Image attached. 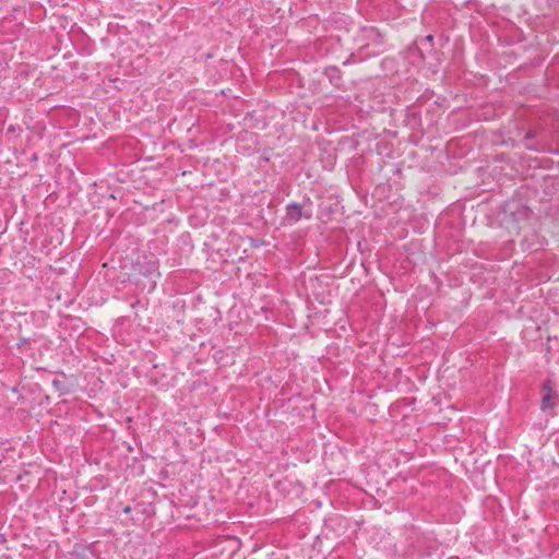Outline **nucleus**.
Listing matches in <instances>:
<instances>
[{
    "label": "nucleus",
    "mask_w": 559,
    "mask_h": 559,
    "mask_svg": "<svg viewBox=\"0 0 559 559\" xmlns=\"http://www.w3.org/2000/svg\"><path fill=\"white\" fill-rule=\"evenodd\" d=\"M558 401L557 392L554 390L551 382L544 383L542 389V409H552L556 407Z\"/></svg>",
    "instance_id": "nucleus-1"
},
{
    "label": "nucleus",
    "mask_w": 559,
    "mask_h": 559,
    "mask_svg": "<svg viewBox=\"0 0 559 559\" xmlns=\"http://www.w3.org/2000/svg\"><path fill=\"white\" fill-rule=\"evenodd\" d=\"M302 213L301 207L299 205H290L287 209V218L292 222H297L300 219Z\"/></svg>",
    "instance_id": "nucleus-3"
},
{
    "label": "nucleus",
    "mask_w": 559,
    "mask_h": 559,
    "mask_svg": "<svg viewBox=\"0 0 559 559\" xmlns=\"http://www.w3.org/2000/svg\"><path fill=\"white\" fill-rule=\"evenodd\" d=\"M531 138H533V134L531 132H528L525 136H524V140H530Z\"/></svg>",
    "instance_id": "nucleus-4"
},
{
    "label": "nucleus",
    "mask_w": 559,
    "mask_h": 559,
    "mask_svg": "<svg viewBox=\"0 0 559 559\" xmlns=\"http://www.w3.org/2000/svg\"><path fill=\"white\" fill-rule=\"evenodd\" d=\"M83 140L88 141V140H91V136H90V135H85V136L83 138Z\"/></svg>",
    "instance_id": "nucleus-6"
},
{
    "label": "nucleus",
    "mask_w": 559,
    "mask_h": 559,
    "mask_svg": "<svg viewBox=\"0 0 559 559\" xmlns=\"http://www.w3.org/2000/svg\"><path fill=\"white\" fill-rule=\"evenodd\" d=\"M426 39H427L428 41H432V40H433V36H432V35H428V36L426 37Z\"/></svg>",
    "instance_id": "nucleus-5"
},
{
    "label": "nucleus",
    "mask_w": 559,
    "mask_h": 559,
    "mask_svg": "<svg viewBox=\"0 0 559 559\" xmlns=\"http://www.w3.org/2000/svg\"><path fill=\"white\" fill-rule=\"evenodd\" d=\"M325 74L330 79L331 83L337 85L341 81V70L336 67H329L325 69Z\"/></svg>",
    "instance_id": "nucleus-2"
}]
</instances>
